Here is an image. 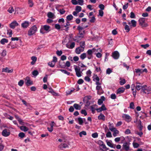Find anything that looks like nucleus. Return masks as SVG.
<instances>
[{
	"label": "nucleus",
	"instance_id": "1",
	"mask_svg": "<svg viewBox=\"0 0 151 151\" xmlns=\"http://www.w3.org/2000/svg\"><path fill=\"white\" fill-rule=\"evenodd\" d=\"M37 31V28L35 25L31 27L28 31L27 34L29 36H31L34 34Z\"/></svg>",
	"mask_w": 151,
	"mask_h": 151
},
{
	"label": "nucleus",
	"instance_id": "2",
	"mask_svg": "<svg viewBox=\"0 0 151 151\" xmlns=\"http://www.w3.org/2000/svg\"><path fill=\"white\" fill-rule=\"evenodd\" d=\"M74 69L76 73V76L78 77H80L83 74L82 71H80V69L79 68H78L77 66L75 65Z\"/></svg>",
	"mask_w": 151,
	"mask_h": 151
},
{
	"label": "nucleus",
	"instance_id": "3",
	"mask_svg": "<svg viewBox=\"0 0 151 151\" xmlns=\"http://www.w3.org/2000/svg\"><path fill=\"white\" fill-rule=\"evenodd\" d=\"M145 19L144 18H141L139 19V24L142 27H145L147 26V24L145 22Z\"/></svg>",
	"mask_w": 151,
	"mask_h": 151
},
{
	"label": "nucleus",
	"instance_id": "4",
	"mask_svg": "<svg viewBox=\"0 0 151 151\" xmlns=\"http://www.w3.org/2000/svg\"><path fill=\"white\" fill-rule=\"evenodd\" d=\"M57 61V58L56 57L54 56L53 58V60L50 62H49L48 63V65L51 67H54L55 63Z\"/></svg>",
	"mask_w": 151,
	"mask_h": 151
},
{
	"label": "nucleus",
	"instance_id": "5",
	"mask_svg": "<svg viewBox=\"0 0 151 151\" xmlns=\"http://www.w3.org/2000/svg\"><path fill=\"white\" fill-rule=\"evenodd\" d=\"M93 80L94 81H96V84L97 86L101 85V83L99 82V78L97 75L93 76Z\"/></svg>",
	"mask_w": 151,
	"mask_h": 151
},
{
	"label": "nucleus",
	"instance_id": "6",
	"mask_svg": "<svg viewBox=\"0 0 151 151\" xmlns=\"http://www.w3.org/2000/svg\"><path fill=\"white\" fill-rule=\"evenodd\" d=\"M122 118L127 122H129L131 120V117L128 115L123 114L122 115Z\"/></svg>",
	"mask_w": 151,
	"mask_h": 151
},
{
	"label": "nucleus",
	"instance_id": "7",
	"mask_svg": "<svg viewBox=\"0 0 151 151\" xmlns=\"http://www.w3.org/2000/svg\"><path fill=\"white\" fill-rule=\"evenodd\" d=\"M129 142H126L124 143L122 145V147L123 149L126 151H128L129 149Z\"/></svg>",
	"mask_w": 151,
	"mask_h": 151
},
{
	"label": "nucleus",
	"instance_id": "8",
	"mask_svg": "<svg viewBox=\"0 0 151 151\" xmlns=\"http://www.w3.org/2000/svg\"><path fill=\"white\" fill-rule=\"evenodd\" d=\"M94 49H93L92 50H89L87 52V57L88 59H91L92 57V53L93 52L92 50H93Z\"/></svg>",
	"mask_w": 151,
	"mask_h": 151
},
{
	"label": "nucleus",
	"instance_id": "9",
	"mask_svg": "<svg viewBox=\"0 0 151 151\" xmlns=\"http://www.w3.org/2000/svg\"><path fill=\"white\" fill-rule=\"evenodd\" d=\"M10 133L9 130L5 129L2 132V135L5 137L8 136L10 134Z\"/></svg>",
	"mask_w": 151,
	"mask_h": 151
},
{
	"label": "nucleus",
	"instance_id": "10",
	"mask_svg": "<svg viewBox=\"0 0 151 151\" xmlns=\"http://www.w3.org/2000/svg\"><path fill=\"white\" fill-rule=\"evenodd\" d=\"M96 89L97 91V93L99 95H101L103 93V91L101 85L96 86Z\"/></svg>",
	"mask_w": 151,
	"mask_h": 151
},
{
	"label": "nucleus",
	"instance_id": "11",
	"mask_svg": "<svg viewBox=\"0 0 151 151\" xmlns=\"http://www.w3.org/2000/svg\"><path fill=\"white\" fill-rule=\"evenodd\" d=\"M99 142L102 143L101 145H100V146L102 147L103 149H105V150H103L101 148H100L98 151H106L109 150V148L106 147L105 145L103 144V143L101 141H100Z\"/></svg>",
	"mask_w": 151,
	"mask_h": 151
},
{
	"label": "nucleus",
	"instance_id": "12",
	"mask_svg": "<svg viewBox=\"0 0 151 151\" xmlns=\"http://www.w3.org/2000/svg\"><path fill=\"white\" fill-rule=\"evenodd\" d=\"M30 23L27 21H25L22 23L21 26L24 28H27L29 25Z\"/></svg>",
	"mask_w": 151,
	"mask_h": 151
},
{
	"label": "nucleus",
	"instance_id": "13",
	"mask_svg": "<svg viewBox=\"0 0 151 151\" xmlns=\"http://www.w3.org/2000/svg\"><path fill=\"white\" fill-rule=\"evenodd\" d=\"M19 25L18 23L16 21L12 22L9 25L10 27L12 29H14L15 27Z\"/></svg>",
	"mask_w": 151,
	"mask_h": 151
},
{
	"label": "nucleus",
	"instance_id": "14",
	"mask_svg": "<svg viewBox=\"0 0 151 151\" xmlns=\"http://www.w3.org/2000/svg\"><path fill=\"white\" fill-rule=\"evenodd\" d=\"M112 56L114 59H117L119 58V54L118 51H115L112 53Z\"/></svg>",
	"mask_w": 151,
	"mask_h": 151
},
{
	"label": "nucleus",
	"instance_id": "15",
	"mask_svg": "<svg viewBox=\"0 0 151 151\" xmlns=\"http://www.w3.org/2000/svg\"><path fill=\"white\" fill-rule=\"evenodd\" d=\"M25 82L27 86H29L32 84V82L30 79V78L29 77H27L25 80Z\"/></svg>",
	"mask_w": 151,
	"mask_h": 151
},
{
	"label": "nucleus",
	"instance_id": "16",
	"mask_svg": "<svg viewBox=\"0 0 151 151\" xmlns=\"http://www.w3.org/2000/svg\"><path fill=\"white\" fill-rule=\"evenodd\" d=\"M84 50V47H80L76 49L75 52L77 54H80L81 52H83Z\"/></svg>",
	"mask_w": 151,
	"mask_h": 151
},
{
	"label": "nucleus",
	"instance_id": "17",
	"mask_svg": "<svg viewBox=\"0 0 151 151\" xmlns=\"http://www.w3.org/2000/svg\"><path fill=\"white\" fill-rule=\"evenodd\" d=\"M13 71V69H12L9 70L8 68L6 67L2 69V72H5L8 73H12Z\"/></svg>",
	"mask_w": 151,
	"mask_h": 151
},
{
	"label": "nucleus",
	"instance_id": "18",
	"mask_svg": "<svg viewBox=\"0 0 151 151\" xmlns=\"http://www.w3.org/2000/svg\"><path fill=\"white\" fill-rule=\"evenodd\" d=\"M125 90V88H118L116 92V94H121V93H123Z\"/></svg>",
	"mask_w": 151,
	"mask_h": 151
},
{
	"label": "nucleus",
	"instance_id": "19",
	"mask_svg": "<svg viewBox=\"0 0 151 151\" xmlns=\"http://www.w3.org/2000/svg\"><path fill=\"white\" fill-rule=\"evenodd\" d=\"M105 98L104 96H102L101 97V99L98 100V104L99 105H101L103 103L104 101L105 100Z\"/></svg>",
	"mask_w": 151,
	"mask_h": 151
},
{
	"label": "nucleus",
	"instance_id": "20",
	"mask_svg": "<svg viewBox=\"0 0 151 151\" xmlns=\"http://www.w3.org/2000/svg\"><path fill=\"white\" fill-rule=\"evenodd\" d=\"M68 147V145L65 143L61 144L59 146V148L61 150H63V148H65Z\"/></svg>",
	"mask_w": 151,
	"mask_h": 151
},
{
	"label": "nucleus",
	"instance_id": "21",
	"mask_svg": "<svg viewBox=\"0 0 151 151\" xmlns=\"http://www.w3.org/2000/svg\"><path fill=\"white\" fill-rule=\"evenodd\" d=\"M75 45V43L74 42H72L70 46L68 44H66V46L67 48L71 49L73 48L74 47Z\"/></svg>",
	"mask_w": 151,
	"mask_h": 151
},
{
	"label": "nucleus",
	"instance_id": "22",
	"mask_svg": "<svg viewBox=\"0 0 151 151\" xmlns=\"http://www.w3.org/2000/svg\"><path fill=\"white\" fill-rule=\"evenodd\" d=\"M106 143L107 145H108L109 147L112 148H115L116 145L112 144L111 142L108 141Z\"/></svg>",
	"mask_w": 151,
	"mask_h": 151
},
{
	"label": "nucleus",
	"instance_id": "23",
	"mask_svg": "<svg viewBox=\"0 0 151 151\" xmlns=\"http://www.w3.org/2000/svg\"><path fill=\"white\" fill-rule=\"evenodd\" d=\"M105 116L102 113H101L98 116V119L99 120H102L103 121L105 120Z\"/></svg>",
	"mask_w": 151,
	"mask_h": 151
},
{
	"label": "nucleus",
	"instance_id": "24",
	"mask_svg": "<svg viewBox=\"0 0 151 151\" xmlns=\"http://www.w3.org/2000/svg\"><path fill=\"white\" fill-rule=\"evenodd\" d=\"M112 131L113 132V135L114 137L116 136L119 133V131L117 130L116 128H115V129H114V130Z\"/></svg>",
	"mask_w": 151,
	"mask_h": 151
},
{
	"label": "nucleus",
	"instance_id": "25",
	"mask_svg": "<svg viewBox=\"0 0 151 151\" xmlns=\"http://www.w3.org/2000/svg\"><path fill=\"white\" fill-rule=\"evenodd\" d=\"M84 34V31L79 32V35L78 36V37L79 38H83Z\"/></svg>",
	"mask_w": 151,
	"mask_h": 151
},
{
	"label": "nucleus",
	"instance_id": "26",
	"mask_svg": "<svg viewBox=\"0 0 151 151\" xmlns=\"http://www.w3.org/2000/svg\"><path fill=\"white\" fill-rule=\"evenodd\" d=\"M73 106L76 110H80L81 109V106L77 104H74Z\"/></svg>",
	"mask_w": 151,
	"mask_h": 151
},
{
	"label": "nucleus",
	"instance_id": "27",
	"mask_svg": "<svg viewBox=\"0 0 151 151\" xmlns=\"http://www.w3.org/2000/svg\"><path fill=\"white\" fill-rule=\"evenodd\" d=\"M8 42V40L7 39L5 38H3L1 40L0 42L1 44L4 45L5 43H7Z\"/></svg>",
	"mask_w": 151,
	"mask_h": 151
},
{
	"label": "nucleus",
	"instance_id": "28",
	"mask_svg": "<svg viewBox=\"0 0 151 151\" xmlns=\"http://www.w3.org/2000/svg\"><path fill=\"white\" fill-rule=\"evenodd\" d=\"M86 57H87V55L86 53H84L81 54L80 56V58L82 60H84Z\"/></svg>",
	"mask_w": 151,
	"mask_h": 151
},
{
	"label": "nucleus",
	"instance_id": "29",
	"mask_svg": "<svg viewBox=\"0 0 151 151\" xmlns=\"http://www.w3.org/2000/svg\"><path fill=\"white\" fill-rule=\"evenodd\" d=\"M70 25V24L69 23V22L68 21H66V22L65 24V25H62V27L63 28L64 27H66V30H68V28L69 27H68Z\"/></svg>",
	"mask_w": 151,
	"mask_h": 151
},
{
	"label": "nucleus",
	"instance_id": "30",
	"mask_svg": "<svg viewBox=\"0 0 151 151\" xmlns=\"http://www.w3.org/2000/svg\"><path fill=\"white\" fill-rule=\"evenodd\" d=\"M109 130L111 131H113L116 128L114 127L113 124H111L110 123H109Z\"/></svg>",
	"mask_w": 151,
	"mask_h": 151
},
{
	"label": "nucleus",
	"instance_id": "31",
	"mask_svg": "<svg viewBox=\"0 0 151 151\" xmlns=\"http://www.w3.org/2000/svg\"><path fill=\"white\" fill-rule=\"evenodd\" d=\"M20 129L24 132L27 131L28 130V129L26 126H21L20 127Z\"/></svg>",
	"mask_w": 151,
	"mask_h": 151
},
{
	"label": "nucleus",
	"instance_id": "32",
	"mask_svg": "<svg viewBox=\"0 0 151 151\" xmlns=\"http://www.w3.org/2000/svg\"><path fill=\"white\" fill-rule=\"evenodd\" d=\"M120 80L119 83L121 85H122L126 83V80L124 78H120Z\"/></svg>",
	"mask_w": 151,
	"mask_h": 151
},
{
	"label": "nucleus",
	"instance_id": "33",
	"mask_svg": "<svg viewBox=\"0 0 151 151\" xmlns=\"http://www.w3.org/2000/svg\"><path fill=\"white\" fill-rule=\"evenodd\" d=\"M124 29L127 32H129L130 30L129 27L127 24H125L124 26Z\"/></svg>",
	"mask_w": 151,
	"mask_h": 151
},
{
	"label": "nucleus",
	"instance_id": "34",
	"mask_svg": "<svg viewBox=\"0 0 151 151\" xmlns=\"http://www.w3.org/2000/svg\"><path fill=\"white\" fill-rule=\"evenodd\" d=\"M73 16L72 15L70 14L67 16L66 19L67 20V21H70L73 19Z\"/></svg>",
	"mask_w": 151,
	"mask_h": 151
},
{
	"label": "nucleus",
	"instance_id": "35",
	"mask_svg": "<svg viewBox=\"0 0 151 151\" xmlns=\"http://www.w3.org/2000/svg\"><path fill=\"white\" fill-rule=\"evenodd\" d=\"M131 23L132 24V26L135 27L136 26V22L134 20H132L131 21Z\"/></svg>",
	"mask_w": 151,
	"mask_h": 151
},
{
	"label": "nucleus",
	"instance_id": "36",
	"mask_svg": "<svg viewBox=\"0 0 151 151\" xmlns=\"http://www.w3.org/2000/svg\"><path fill=\"white\" fill-rule=\"evenodd\" d=\"M42 27L44 30L46 31H48L50 28V27L47 25H45Z\"/></svg>",
	"mask_w": 151,
	"mask_h": 151
},
{
	"label": "nucleus",
	"instance_id": "37",
	"mask_svg": "<svg viewBox=\"0 0 151 151\" xmlns=\"http://www.w3.org/2000/svg\"><path fill=\"white\" fill-rule=\"evenodd\" d=\"M139 122V129L140 131L142 130L143 128V126L142 125V122L140 120H139L138 121Z\"/></svg>",
	"mask_w": 151,
	"mask_h": 151
},
{
	"label": "nucleus",
	"instance_id": "38",
	"mask_svg": "<svg viewBox=\"0 0 151 151\" xmlns=\"http://www.w3.org/2000/svg\"><path fill=\"white\" fill-rule=\"evenodd\" d=\"M14 11L13 7H10L8 10V12L10 13H12Z\"/></svg>",
	"mask_w": 151,
	"mask_h": 151
},
{
	"label": "nucleus",
	"instance_id": "39",
	"mask_svg": "<svg viewBox=\"0 0 151 151\" xmlns=\"http://www.w3.org/2000/svg\"><path fill=\"white\" fill-rule=\"evenodd\" d=\"M150 45L148 44H147L145 45H141V47H142L144 49H146L147 48L149 47Z\"/></svg>",
	"mask_w": 151,
	"mask_h": 151
},
{
	"label": "nucleus",
	"instance_id": "40",
	"mask_svg": "<svg viewBox=\"0 0 151 151\" xmlns=\"http://www.w3.org/2000/svg\"><path fill=\"white\" fill-rule=\"evenodd\" d=\"M79 136L80 137H82V135H86V131H83L81 132L79 134Z\"/></svg>",
	"mask_w": 151,
	"mask_h": 151
},
{
	"label": "nucleus",
	"instance_id": "41",
	"mask_svg": "<svg viewBox=\"0 0 151 151\" xmlns=\"http://www.w3.org/2000/svg\"><path fill=\"white\" fill-rule=\"evenodd\" d=\"M59 70L60 71L62 72L63 73H64L67 74L68 75H70V73L67 71L66 70L63 69H60Z\"/></svg>",
	"mask_w": 151,
	"mask_h": 151
},
{
	"label": "nucleus",
	"instance_id": "42",
	"mask_svg": "<svg viewBox=\"0 0 151 151\" xmlns=\"http://www.w3.org/2000/svg\"><path fill=\"white\" fill-rule=\"evenodd\" d=\"M76 10L78 12H81V7L79 6H77L76 7Z\"/></svg>",
	"mask_w": 151,
	"mask_h": 151
},
{
	"label": "nucleus",
	"instance_id": "43",
	"mask_svg": "<svg viewBox=\"0 0 151 151\" xmlns=\"http://www.w3.org/2000/svg\"><path fill=\"white\" fill-rule=\"evenodd\" d=\"M88 27L87 26H86L85 27H82L80 26H78L77 27V29L79 30V32L82 31V30L83 29L86 28Z\"/></svg>",
	"mask_w": 151,
	"mask_h": 151
},
{
	"label": "nucleus",
	"instance_id": "44",
	"mask_svg": "<svg viewBox=\"0 0 151 151\" xmlns=\"http://www.w3.org/2000/svg\"><path fill=\"white\" fill-rule=\"evenodd\" d=\"M94 68L96 69V72H99L101 71V70L100 66L97 67L94 64Z\"/></svg>",
	"mask_w": 151,
	"mask_h": 151
},
{
	"label": "nucleus",
	"instance_id": "45",
	"mask_svg": "<svg viewBox=\"0 0 151 151\" xmlns=\"http://www.w3.org/2000/svg\"><path fill=\"white\" fill-rule=\"evenodd\" d=\"M6 51L5 50H3L1 54V55L4 57L6 55Z\"/></svg>",
	"mask_w": 151,
	"mask_h": 151
},
{
	"label": "nucleus",
	"instance_id": "46",
	"mask_svg": "<svg viewBox=\"0 0 151 151\" xmlns=\"http://www.w3.org/2000/svg\"><path fill=\"white\" fill-rule=\"evenodd\" d=\"M78 120L79 122V124L80 125H82L83 123V121L82 118L79 117L78 118Z\"/></svg>",
	"mask_w": 151,
	"mask_h": 151
},
{
	"label": "nucleus",
	"instance_id": "47",
	"mask_svg": "<svg viewBox=\"0 0 151 151\" xmlns=\"http://www.w3.org/2000/svg\"><path fill=\"white\" fill-rule=\"evenodd\" d=\"M39 74L38 71L37 70H34L32 73V74L35 76H36Z\"/></svg>",
	"mask_w": 151,
	"mask_h": 151
},
{
	"label": "nucleus",
	"instance_id": "48",
	"mask_svg": "<svg viewBox=\"0 0 151 151\" xmlns=\"http://www.w3.org/2000/svg\"><path fill=\"white\" fill-rule=\"evenodd\" d=\"M28 3L30 7H32L34 4L32 1L31 0H29Z\"/></svg>",
	"mask_w": 151,
	"mask_h": 151
},
{
	"label": "nucleus",
	"instance_id": "49",
	"mask_svg": "<svg viewBox=\"0 0 151 151\" xmlns=\"http://www.w3.org/2000/svg\"><path fill=\"white\" fill-rule=\"evenodd\" d=\"M106 137H112L111 134V132L109 131L106 134Z\"/></svg>",
	"mask_w": 151,
	"mask_h": 151
},
{
	"label": "nucleus",
	"instance_id": "50",
	"mask_svg": "<svg viewBox=\"0 0 151 151\" xmlns=\"http://www.w3.org/2000/svg\"><path fill=\"white\" fill-rule=\"evenodd\" d=\"M53 14L51 12H49L48 13L47 16L49 18H52L53 16Z\"/></svg>",
	"mask_w": 151,
	"mask_h": 151
},
{
	"label": "nucleus",
	"instance_id": "51",
	"mask_svg": "<svg viewBox=\"0 0 151 151\" xmlns=\"http://www.w3.org/2000/svg\"><path fill=\"white\" fill-rule=\"evenodd\" d=\"M18 136L19 137H20L21 138H23L25 136V134L23 132H20V133L19 134Z\"/></svg>",
	"mask_w": 151,
	"mask_h": 151
},
{
	"label": "nucleus",
	"instance_id": "52",
	"mask_svg": "<svg viewBox=\"0 0 151 151\" xmlns=\"http://www.w3.org/2000/svg\"><path fill=\"white\" fill-rule=\"evenodd\" d=\"M24 83V81L23 80H20L18 82V84L20 86H22L23 85Z\"/></svg>",
	"mask_w": 151,
	"mask_h": 151
},
{
	"label": "nucleus",
	"instance_id": "53",
	"mask_svg": "<svg viewBox=\"0 0 151 151\" xmlns=\"http://www.w3.org/2000/svg\"><path fill=\"white\" fill-rule=\"evenodd\" d=\"M7 34L9 35V37H12V31L11 29L8 30Z\"/></svg>",
	"mask_w": 151,
	"mask_h": 151
},
{
	"label": "nucleus",
	"instance_id": "54",
	"mask_svg": "<svg viewBox=\"0 0 151 151\" xmlns=\"http://www.w3.org/2000/svg\"><path fill=\"white\" fill-rule=\"evenodd\" d=\"M133 147L134 148H137L139 146V145L138 143L136 142H133Z\"/></svg>",
	"mask_w": 151,
	"mask_h": 151
},
{
	"label": "nucleus",
	"instance_id": "55",
	"mask_svg": "<svg viewBox=\"0 0 151 151\" xmlns=\"http://www.w3.org/2000/svg\"><path fill=\"white\" fill-rule=\"evenodd\" d=\"M96 109H95L94 108V106H91V109L92 113L93 114H94L95 113V110H96Z\"/></svg>",
	"mask_w": 151,
	"mask_h": 151
},
{
	"label": "nucleus",
	"instance_id": "56",
	"mask_svg": "<svg viewBox=\"0 0 151 151\" xmlns=\"http://www.w3.org/2000/svg\"><path fill=\"white\" fill-rule=\"evenodd\" d=\"M132 93L133 94L134 96V97H135V96L136 95V89H132Z\"/></svg>",
	"mask_w": 151,
	"mask_h": 151
},
{
	"label": "nucleus",
	"instance_id": "57",
	"mask_svg": "<svg viewBox=\"0 0 151 151\" xmlns=\"http://www.w3.org/2000/svg\"><path fill=\"white\" fill-rule=\"evenodd\" d=\"M92 136L94 138H97L98 137V134L97 132H95L92 134Z\"/></svg>",
	"mask_w": 151,
	"mask_h": 151
},
{
	"label": "nucleus",
	"instance_id": "58",
	"mask_svg": "<svg viewBox=\"0 0 151 151\" xmlns=\"http://www.w3.org/2000/svg\"><path fill=\"white\" fill-rule=\"evenodd\" d=\"M129 107L130 109H134V104L133 102H132L130 103Z\"/></svg>",
	"mask_w": 151,
	"mask_h": 151
},
{
	"label": "nucleus",
	"instance_id": "59",
	"mask_svg": "<svg viewBox=\"0 0 151 151\" xmlns=\"http://www.w3.org/2000/svg\"><path fill=\"white\" fill-rule=\"evenodd\" d=\"M78 4L80 5H82L83 4V0H78Z\"/></svg>",
	"mask_w": 151,
	"mask_h": 151
},
{
	"label": "nucleus",
	"instance_id": "60",
	"mask_svg": "<svg viewBox=\"0 0 151 151\" xmlns=\"http://www.w3.org/2000/svg\"><path fill=\"white\" fill-rule=\"evenodd\" d=\"M89 77L90 76H86L84 78L85 80L86 81H88V82H90V81L91 80V79L89 78Z\"/></svg>",
	"mask_w": 151,
	"mask_h": 151
},
{
	"label": "nucleus",
	"instance_id": "61",
	"mask_svg": "<svg viewBox=\"0 0 151 151\" xmlns=\"http://www.w3.org/2000/svg\"><path fill=\"white\" fill-rule=\"evenodd\" d=\"M84 81L82 79H80L78 81V83L79 84H81L83 83Z\"/></svg>",
	"mask_w": 151,
	"mask_h": 151
},
{
	"label": "nucleus",
	"instance_id": "62",
	"mask_svg": "<svg viewBox=\"0 0 151 151\" xmlns=\"http://www.w3.org/2000/svg\"><path fill=\"white\" fill-rule=\"evenodd\" d=\"M81 112L82 114H84L85 116H86L87 114L86 111L84 109L82 110Z\"/></svg>",
	"mask_w": 151,
	"mask_h": 151
},
{
	"label": "nucleus",
	"instance_id": "63",
	"mask_svg": "<svg viewBox=\"0 0 151 151\" xmlns=\"http://www.w3.org/2000/svg\"><path fill=\"white\" fill-rule=\"evenodd\" d=\"M111 98L113 99H115L116 98V96L115 94H112L111 95Z\"/></svg>",
	"mask_w": 151,
	"mask_h": 151
},
{
	"label": "nucleus",
	"instance_id": "64",
	"mask_svg": "<svg viewBox=\"0 0 151 151\" xmlns=\"http://www.w3.org/2000/svg\"><path fill=\"white\" fill-rule=\"evenodd\" d=\"M112 72V70L110 68H108L106 71V73L107 74H109Z\"/></svg>",
	"mask_w": 151,
	"mask_h": 151
}]
</instances>
